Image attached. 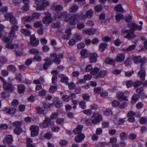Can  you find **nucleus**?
<instances>
[{
  "instance_id": "55",
  "label": "nucleus",
  "mask_w": 147,
  "mask_h": 147,
  "mask_svg": "<svg viewBox=\"0 0 147 147\" xmlns=\"http://www.w3.org/2000/svg\"><path fill=\"white\" fill-rule=\"evenodd\" d=\"M9 36L11 38H13L16 37V33L14 31L11 30L9 34Z\"/></svg>"
},
{
  "instance_id": "26",
  "label": "nucleus",
  "mask_w": 147,
  "mask_h": 147,
  "mask_svg": "<svg viewBox=\"0 0 147 147\" xmlns=\"http://www.w3.org/2000/svg\"><path fill=\"white\" fill-rule=\"evenodd\" d=\"M107 47V45L106 44L104 43H101L99 46L98 50L101 52H103Z\"/></svg>"
},
{
  "instance_id": "53",
  "label": "nucleus",
  "mask_w": 147,
  "mask_h": 147,
  "mask_svg": "<svg viewBox=\"0 0 147 147\" xmlns=\"http://www.w3.org/2000/svg\"><path fill=\"white\" fill-rule=\"evenodd\" d=\"M134 73V71L133 70L126 71L125 72V75L126 76L129 77L131 76Z\"/></svg>"
},
{
  "instance_id": "3",
  "label": "nucleus",
  "mask_w": 147,
  "mask_h": 147,
  "mask_svg": "<svg viewBox=\"0 0 147 147\" xmlns=\"http://www.w3.org/2000/svg\"><path fill=\"white\" fill-rule=\"evenodd\" d=\"M134 62L135 63H137L139 62L142 64L140 71L138 73V76L140 78L141 81H143L145 80L146 73L144 69H142V65L146 62V59L145 57L141 58L140 56H135L133 58Z\"/></svg>"
},
{
  "instance_id": "9",
  "label": "nucleus",
  "mask_w": 147,
  "mask_h": 147,
  "mask_svg": "<svg viewBox=\"0 0 147 147\" xmlns=\"http://www.w3.org/2000/svg\"><path fill=\"white\" fill-rule=\"evenodd\" d=\"M44 14L45 16L43 18L42 22L44 24H48L53 22V19L51 17V14L49 12H45Z\"/></svg>"
},
{
  "instance_id": "6",
  "label": "nucleus",
  "mask_w": 147,
  "mask_h": 147,
  "mask_svg": "<svg viewBox=\"0 0 147 147\" xmlns=\"http://www.w3.org/2000/svg\"><path fill=\"white\" fill-rule=\"evenodd\" d=\"M92 118V123L93 124H96L99 123L102 120V117L99 113H96L93 114Z\"/></svg>"
},
{
  "instance_id": "1",
  "label": "nucleus",
  "mask_w": 147,
  "mask_h": 147,
  "mask_svg": "<svg viewBox=\"0 0 147 147\" xmlns=\"http://www.w3.org/2000/svg\"><path fill=\"white\" fill-rule=\"evenodd\" d=\"M93 14L92 11L90 9L86 12V14L85 16H82L81 17H80L78 15L76 14L73 15L69 19L68 15L67 12L66 11H63L58 14L57 16L55 15L54 18L56 19L58 18L59 19H62L65 22H69L71 25H75L80 19L84 20L87 18H90L92 17Z\"/></svg>"
},
{
  "instance_id": "33",
  "label": "nucleus",
  "mask_w": 147,
  "mask_h": 147,
  "mask_svg": "<svg viewBox=\"0 0 147 147\" xmlns=\"http://www.w3.org/2000/svg\"><path fill=\"white\" fill-rule=\"evenodd\" d=\"M42 107L45 109H47L50 108L53 105V104H49L46 101H44L42 102Z\"/></svg>"
},
{
  "instance_id": "45",
  "label": "nucleus",
  "mask_w": 147,
  "mask_h": 147,
  "mask_svg": "<svg viewBox=\"0 0 147 147\" xmlns=\"http://www.w3.org/2000/svg\"><path fill=\"white\" fill-rule=\"evenodd\" d=\"M22 122L21 121H16L13 123V125L15 127H19L21 126Z\"/></svg>"
},
{
  "instance_id": "7",
  "label": "nucleus",
  "mask_w": 147,
  "mask_h": 147,
  "mask_svg": "<svg viewBox=\"0 0 147 147\" xmlns=\"http://www.w3.org/2000/svg\"><path fill=\"white\" fill-rule=\"evenodd\" d=\"M129 94V92L127 91H125L124 93L119 92L117 93V96L118 99L121 101L123 100L127 101L128 100L127 97L125 95H128Z\"/></svg>"
},
{
  "instance_id": "50",
  "label": "nucleus",
  "mask_w": 147,
  "mask_h": 147,
  "mask_svg": "<svg viewBox=\"0 0 147 147\" xmlns=\"http://www.w3.org/2000/svg\"><path fill=\"white\" fill-rule=\"evenodd\" d=\"M136 47V45H133L130 46L128 48L125 49L124 51H131L134 49Z\"/></svg>"
},
{
  "instance_id": "49",
  "label": "nucleus",
  "mask_w": 147,
  "mask_h": 147,
  "mask_svg": "<svg viewBox=\"0 0 147 147\" xmlns=\"http://www.w3.org/2000/svg\"><path fill=\"white\" fill-rule=\"evenodd\" d=\"M115 9L117 11L121 12L123 11V9L121 5L119 4L115 7Z\"/></svg>"
},
{
  "instance_id": "52",
  "label": "nucleus",
  "mask_w": 147,
  "mask_h": 147,
  "mask_svg": "<svg viewBox=\"0 0 147 147\" xmlns=\"http://www.w3.org/2000/svg\"><path fill=\"white\" fill-rule=\"evenodd\" d=\"M83 113L88 116L90 115L92 113V111L90 109H86L83 111Z\"/></svg>"
},
{
  "instance_id": "40",
  "label": "nucleus",
  "mask_w": 147,
  "mask_h": 147,
  "mask_svg": "<svg viewBox=\"0 0 147 147\" xmlns=\"http://www.w3.org/2000/svg\"><path fill=\"white\" fill-rule=\"evenodd\" d=\"M79 8L78 6L77 5H74L71 7L69 9L70 12L74 13L76 12Z\"/></svg>"
},
{
  "instance_id": "19",
  "label": "nucleus",
  "mask_w": 147,
  "mask_h": 147,
  "mask_svg": "<svg viewBox=\"0 0 147 147\" xmlns=\"http://www.w3.org/2000/svg\"><path fill=\"white\" fill-rule=\"evenodd\" d=\"M101 67L100 64H96V66L92 71L91 72V74L92 75H95L100 70V68Z\"/></svg>"
},
{
  "instance_id": "32",
  "label": "nucleus",
  "mask_w": 147,
  "mask_h": 147,
  "mask_svg": "<svg viewBox=\"0 0 147 147\" xmlns=\"http://www.w3.org/2000/svg\"><path fill=\"white\" fill-rule=\"evenodd\" d=\"M82 120L88 126L91 125L92 124H93L92 123V120H91V119H88L87 118H85L82 119Z\"/></svg>"
},
{
  "instance_id": "64",
  "label": "nucleus",
  "mask_w": 147,
  "mask_h": 147,
  "mask_svg": "<svg viewBox=\"0 0 147 147\" xmlns=\"http://www.w3.org/2000/svg\"><path fill=\"white\" fill-rule=\"evenodd\" d=\"M7 69L10 70L14 72L16 70V69L14 66L12 65H10L8 66Z\"/></svg>"
},
{
  "instance_id": "11",
  "label": "nucleus",
  "mask_w": 147,
  "mask_h": 147,
  "mask_svg": "<svg viewBox=\"0 0 147 147\" xmlns=\"http://www.w3.org/2000/svg\"><path fill=\"white\" fill-rule=\"evenodd\" d=\"M123 34L129 39H131L135 36L132 30H125L123 31Z\"/></svg>"
},
{
  "instance_id": "25",
  "label": "nucleus",
  "mask_w": 147,
  "mask_h": 147,
  "mask_svg": "<svg viewBox=\"0 0 147 147\" xmlns=\"http://www.w3.org/2000/svg\"><path fill=\"white\" fill-rule=\"evenodd\" d=\"M136 92L138 93L139 96H141L144 97H147V95L145 94L144 91L142 88L140 89L138 88L137 89Z\"/></svg>"
},
{
  "instance_id": "47",
  "label": "nucleus",
  "mask_w": 147,
  "mask_h": 147,
  "mask_svg": "<svg viewBox=\"0 0 147 147\" xmlns=\"http://www.w3.org/2000/svg\"><path fill=\"white\" fill-rule=\"evenodd\" d=\"M79 105L80 107L83 109H84L86 108V103L84 101H80L79 104Z\"/></svg>"
},
{
  "instance_id": "29",
  "label": "nucleus",
  "mask_w": 147,
  "mask_h": 147,
  "mask_svg": "<svg viewBox=\"0 0 147 147\" xmlns=\"http://www.w3.org/2000/svg\"><path fill=\"white\" fill-rule=\"evenodd\" d=\"M44 82V80L42 77H40L38 79L34 80L33 83L35 84H38L42 83Z\"/></svg>"
},
{
  "instance_id": "18",
  "label": "nucleus",
  "mask_w": 147,
  "mask_h": 147,
  "mask_svg": "<svg viewBox=\"0 0 147 147\" xmlns=\"http://www.w3.org/2000/svg\"><path fill=\"white\" fill-rule=\"evenodd\" d=\"M125 57V55L123 54H118L117 55L115 60L117 62H121L123 61Z\"/></svg>"
},
{
  "instance_id": "5",
  "label": "nucleus",
  "mask_w": 147,
  "mask_h": 147,
  "mask_svg": "<svg viewBox=\"0 0 147 147\" xmlns=\"http://www.w3.org/2000/svg\"><path fill=\"white\" fill-rule=\"evenodd\" d=\"M5 46L6 48L9 49H16L15 51L16 55L20 56L23 54L22 49L18 48V49H17L18 48V46L17 45H14L11 43H7L5 45Z\"/></svg>"
},
{
  "instance_id": "16",
  "label": "nucleus",
  "mask_w": 147,
  "mask_h": 147,
  "mask_svg": "<svg viewBox=\"0 0 147 147\" xmlns=\"http://www.w3.org/2000/svg\"><path fill=\"white\" fill-rule=\"evenodd\" d=\"M139 24L141 25L143 24V22L142 21H140ZM130 28L132 30L138 29L139 30H141L142 29V26L141 25L138 26L136 24H131L129 26Z\"/></svg>"
},
{
  "instance_id": "43",
  "label": "nucleus",
  "mask_w": 147,
  "mask_h": 147,
  "mask_svg": "<svg viewBox=\"0 0 147 147\" xmlns=\"http://www.w3.org/2000/svg\"><path fill=\"white\" fill-rule=\"evenodd\" d=\"M13 16L12 14L11 13H6L4 15V17L6 20H10V19H11Z\"/></svg>"
},
{
  "instance_id": "4",
  "label": "nucleus",
  "mask_w": 147,
  "mask_h": 147,
  "mask_svg": "<svg viewBox=\"0 0 147 147\" xmlns=\"http://www.w3.org/2000/svg\"><path fill=\"white\" fill-rule=\"evenodd\" d=\"M35 1L37 5L36 8L37 10H43L49 5V2L46 0H35Z\"/></svg>"
},
{
  "instance_id": "27",
  "label": "nucleus",
  "mask_w": 147,
  "mask_h": 147,
  "mask_svg": "<svg viewBox=\"0 0 147 147\" xmlns=\"http://www.w3.org/2000/svg\"><path fill=\"white\" fill-rule=\"evenodd\" d=\"M83 127L82 125H78L77 128L73 130V131L75 134H82L81 133Z\"/></svg>"
},
{
  "instance_id": "42",
  "label": "nucleus",
  "mask_w": 147,
  "mask_h": 147,
  "mask_svg": "<svg viewBox=\"0 0 147 147\" xmlns=\"http://www.w3.org/2000/svg\"><path fill=\"white\" fill-rule=\"evenodd\" d=\"M125 83L126 86L127 88L131 87L134 83L133 81L131 80H129L125 82Z\"/></svg>"
},
{
  "instance_id": "38",
  "label": "nucleus",
  "mask_w": 147,
  "mask_h": 147,
  "mask_svg": "<svg viewBox=\"0 0 147 147\" xmlns=\"http://www.w3.org/2000/svg\"><path fill=\"white\" fill-rule=\"evenodd\" d=\"M22 22L24 23L27 22H31V20L30 16H26L22 19Z\"/></svg>"
},
{
  "instance_id": "44",
  "label": "nucleus",
  "mask_w": 147,
  "mask_h": 147,
  "mask_svg": "<svg viewBox=\"0 0 147 147\" xmlns=\"http://www.w3.org/2000/svg\"><path fill=\"white\" fill-rule=\"evenodd\" d=\"M104 114L105 115L110 116L112 115L113 113L111 109H107L104 112Z\"/></svg>"
},
{
  "instance_id": "35",
  "label": "nucleus",
  "mask_w": 147,
  "mask_h": 147,
  "mask_svg": "<svg viewBox=\"0 0 147 147\" xmlns=\"http://www.w3.org/2000/svg\"><path fill=\"white\" fill-rule=\"evenodd\" d=\"M68 142L64 140H60L59 142V145L61 147H63L66 146L68 144Z\"/></svg>"
},
{
  "instance_id": "39",
  "label": "nucleus",
  "mask_w": 147,
  "mask_h": 147,
  "mask_svg": "<svg viewBox=\"0 0 147 147\" xmlns=\"http://www.w3.org/2000/svg\"><path fill=\"white\" fill-rule=\"evenodd\" d=\"M88 53V52L85 49L82 50L80 52L81 55L84 58H85L87 57Z\"/></svg>"
},
{
  "instance_id": "48",
  "label": "nucleus",
  "mask_w": 147,
  "mask_h": 147,
  "mask_svg": "<svg viewBox=\"0 0 147 147\" xmlns=\"http://www.w3.org/2000/svg\"><path fill=\"white\" fill-rule=\"evenodd\" d=\"M74 38L76 41H77L80 40L82 38V37L80 34H77L74 35Z\"/></svg>"
},
{
  "instance_id": "61",
  "label": "nucleus",
  "mask_w": 147,
  "mask_h": 147,
  "mask_svg": "<svg viewBox=\"0 0 147 147\" xmlns=\"http://www.w3.org/2000/svg\"><path fill=\"white\" fill-rule=\"evenodd\" d=\"M147 122V119L146 117H142L140 119V122L142 124H144Z\"/></svg>"
},
{
  "instance_id": "21",
  "label": "nucleus",
  "mask_w": 147,
  "mask_h": 147,
  "mask_svg": "<svg viewBox=\"0 0 147 147\" xmlns=\"http://www.w3.org/2000/svg\"><path fill=\"white\" fill-rule=\"evenodd\" d=\"M85 136L82 134H78V136L75 137V141L77 142L82 141L84 138Z\"/></svg>"
},
{
  "instance_id": "36",
  "label": "nucleus",
  "mask_w": 147,
  "mask_h": 147,
  "mask_svg": "<svg viewBox=\"0 0 147 147\" xmlns=\"http://www.w3.org/2000/svg\"><path fill=\"white\" fill-rule=\"evenodd\" d=\"M18 88L19 92L20 93H22L25 91V87L23 85H18Z\"/></svg>"
},
{
  "instance_id": "56",
  "label": "nucleus",
  "mask_w": 147,
  "mask_h": 147,
  "mask_svg": "<svg viewBox=\"0 0 147 147\" xmlns=\"http://www.w3.org/2000/svg\"><path fill=\"white\" fill-rule=\"evenodd\" d=\"M119 102L116 100H114L112 102V105L113 107H117L119 105Z\"/></svg>"
},
{
  "instance_id": "54",
  "label": "nucleus",
  "mask_w": 147,
  "mask_h": 147,
  "mask_svg": "<svg viewBox=\"0 0 147 147\" xmlns=\"http://www.w3.org/2000/svg\"><path fill=\"white\" fill-rule=\"evenodd\" d=\"M11 24L13 25H16L17 24V21L13 16L9 20Z\"/></svg>"
},
{
  "instance_id": "20",
  "label": "nucleus",
  "mask_w": 147,
  "mask_h": 147,
  "mask_svg": "<svg viewBox=\"0 0 147 147\" xmlns=\"http://www.w3.org/2000/svg\"><path fill=\"white\" fill-rule=\"evenodd\" d=\"M107 74V71L105 70H101L96 75L95 77L98 78V77L103 78L106 76Z\"/></svg>"
},
{
  "instance_id": "51",
  "label": "nucleus",
  "mask_w": 147,
  "mask_h": 147,
  "mask_svg": "<svg viewBox=\"0 0 147 147\" xmlns=\"http://www.w3.org/2000/svg\"><path fill=\"white\" fill-rule=\"evenodd\" d=\"M57 89V88L55 86H51L49 88V92H54L56 91Z\"/></svg>"
},
{
  "instance_id": "31",
  "label": "nucleus",
  "mask_w": 147,
  "mask_h": 147,
  "mask_svg": "<svg viewBox=\"0 0 147 147\" xmlns=\"http://www.w3.org/2000/svg\"><path fill=\"white\" fill-rule=\"evenodd\" d=\"M139 96L136 94H134L132 97L131 103L132 104H134L136 101L138 100Z\"/></svg>"
},
{
  "instance_id": "8",
  "label": "nucleus",
  "mask_w": 147,
  "mask_h": 147,
  "mask_svg": "<svg viewBox=\"0 0 147 147\" xmlns=\"http://www.w3.org/2000/svg\"><path fill=\"white\" fill-rule=\"evenodd\" d=\"M0 79L2 81L3 83V87L5 90H9L10 92L13 91L14 89V87L11 84L6 82L5 80L1 76H0Z\"/></svg>"
},
{
  "instance_id": "59",
  "label": "nucleus",
  "mask_w": 147,
  "mask_h": 147,
  "mask_svg": "<svg viewBox=\"0 0 147 147\" xmlns=\"http://www.w3.org/2000/svg\"><path fill=\"white\" fill-rule=\"evenodd\" d=\"M52 135L50 132L47 133L45 136V138L48 140L52 138Z\"/></svg>"
},
{
  "instance_id": "12",
  "label": "nucleus",
  "mask_w": 147,
  "mask_h": 147,
  "mask_svg": "<svg viewBox=\"0 0 147 147\" xmlns=\"http://www.w3.org/2000/svg\"><path fill=\"white\" fill-rule=\"evenodd\" d=\"M52 122L49 118H46L43 123L40 124V127L42 128H46L50 126V122Z\"/></svg>"
},
{
  "instance_id": "58",
  "label": "nucleus",
  "mask_w": 147,
  "mask_h": 147,
  "mask_svg": "<svg viewBox=\"0 0 147 147\" xmlns=\"http://www.w3.org/2000/svg\"><path fill=\"white\" fill-rule=\"evenodd\" d=\"M123 16L122 15L117 14L116 16L115 19L116 21L117 22L119 21L121 19L123 18Z\"/></svg>"
},
{
  "instance_id": "63",
  "label": "nucleus",
  "mask_w": 147,
  "mask_h": 147,
  "mask_svg": "<svg viewBox=\"0 0 147 147\" xmlns=\"http://www.w3.org/2000/svg\"><path fill=\"white\" fill-rule=\"evenodd\" d=\"M42 22H37L34 24V26L35 28H38L42 26Z\"/></svg>"
},
{
  "instance_id": "23",
  "label": "nucleus",
  "mask_w": 147,
  "mask_h": 147,
  "mask_svg": "<svg viewBox=\"0 0 147 147\" xmlns=\"http://www.w3.org/2000/svg\"><path fill=\"white\" fill-rule=\"evenodd\" d=\"M41 15L37 13H34L30 17L32 22L39 18Z\"/></svg>"
},
{
  "instance_id": "37",
  "label": "nucleus",
  "mask_w": 147,
  "mask_h": 147,
  "mask_svg": "<svg viewBox=\"0 0 147 147\" xmlns=\"http://www.w3.org/2000/svg\"><path fill=\"white\" fill-rule=\"evenodd\" d=\"M55 107L58 108L61 107L63 106V102L61 100H57L55 102Z\"/></svg>"
},
{
  "instance_id": "10",
  "label": "nucleus",
  "mask_w": 147,
  "mask_h": 147,
  "mask_svg": "<svg viewBox=\"0 0 147 147\" xmlns=\"http://www.w3.org/2000/svg\"><path fill=\"white\" fill-rule=\"evenodd\" d=\"M30 130L31 131V135L33 137L37 136L39 134V128L35 125H32L30 127Z\"/></svg>"
},
{
  "instance_id": "24",
  "label": "nucleus",
  "mask_w": 147,
  "mask_h": 147,
  "mask_svg": "<svg viewBox=\"0 0 147 147\" xmlns=\"http://www.w3.org/2000/svg\"><path fill=\"white\" fill-rule=\"evenodd\" d=\"M71 30L70 29H69L68 30H66L65 31V33L66 34V35H64L62 36V38L64 39H66L67 40H68L70 36L71 35Z\"/></svg>"
},
{
  "instance_id": "15",
  "label": "nucleus",
  "mask_w": 147,
  "mask_h": 147,
  "mask_svg": "<svg viewBox=\"0 0 147 147\" xmlns=\"http://www.w3.org/2000/svg\"><path fill=\"white\" fill-rule=\"evenodd\" d=\"M98 56L96 53H91L90 54L89 58L90 62L91 63H95L97 61Z\"/></svg>"
},
{
  "instance_id": "62",
  "label": "nucleus",
  "mask_w": 147,
  "mask_h": 147,
  "mask_svg": "<svg viewBox=\"0 0 147 147\" xmlns=\"http://www.w3.org/2000/svg\"><path fill=\"white\" fill-rule=\"evenodd\" d=\"M120 136L121 139L124 140L126 139L127 134L124 132H123L120 134Z\"/></svg>"
},
{
  "instance_id": "22",
  "label": "nucleus",
  "mask_w": 147,
  "mask_h": 147,
  "mask_svg": "<svg viewBox=\"0 0 147 147\" xmlns=\"http://www.w3.org/2000/svg\"><path fill=\"white\" fill-rule=\"evenodd\" d=\"M54 122L52 121L50 122V126L52 131L54 132H58L60 130V127L58 126L54 125Z\"/></svg>"
},
{
  "instance_id": "14",
  "label": "nucleus",
  "mask_w": 147,
  "mask_h": 147,
  "mask_svg": "<svg viewBox=\"0 0 147 147\" xmlns=\"http://www.w3.org/2000/svg\"><path fill=\"white\" fill-rule=\"evenodd\" d=\"M51 9L55 11L58 13L60 12L63 9L62 7L60 5H57L56 3H53L51 7Z\"/></svg>"
},
{
  "instance_id": "2",
  "label": "nucleus",
  "mask_w": 147,
  "mask_h": 147,
  "mask_svg": "<svg viewBox=\"0 0 147 147\" xmlns=\"http://www.w3.org/2000/svg\"><path fill=\"white\" fill-rule=\"evenodd\" d=\"M63 56V54H61L57 55L54 53H51L49 57L50 59L47 58L45 59V61L46 62L43 65L44 68L45 69H47L52 64V62L51 61L52 60L55 64L57 65L59 64L61 62L60 59L62 58Z\"/></svg>"
},
{
  "instance_id": "30",
  "label": "nucleus",
  "mask_w": 147,
  "mask_h": 147,
  "mask_svg": "<svg viewBox=\"0 0 147 147\" xmlns=\"http://www.w3.org/2000/svg\"><path fill=\"white\" fill-rule=\"evenodd\" d=\"M27 142V146L28 147H36L35 145H33L32 143V139L29 138H28L26 139Z\"/></svg>"
},
{
  "instance_id": "60",
  "label": "nucleus",
  "mask_w": 147,
  "mask_h": 147,
  "mask_svg": "<svg viewBox=\"0 0 147 147\" xmlns=\"http://www.w3.org/2000/svg\"><path fill=\"white\" fill-rule=\"evenodd\" d=\"M109 126V123L107 121H103L102 123V127L103 128H108Z\"/></svg>"
},
{
  "instance_id": "28",
  "label": "nucleus",
  "mask_w": 147,
  "mask_h": 147,
  "mask_svg": "<svg viewBox=\"0 0 147 147\" xmlns=\"http://www.w3.org/2000/svg\"><path fill=\"white\" fill-rule=\"evenodd\" d=\"M61 77V81L63 83H64L66 84H68V82L69 81V78L66 76L63 75H60Z\"/></svg>"
},
{
  "instance_id": "17",
  "label": "nucleus",
  "mask_w": 147,
  "mask_h": 147,
  "mask_svg": "<svg viewBox=\"0 0 147 147\" xmlns=\"http://www.w3.org/2000/svg\"><path fill=\"white\" fill-rule=\"evenodd\" d=\"M96 32V29L92 28L91 29H86L83 30V33L86 34L92 35L95 34Z\"/></svg>"
},
{
  "instance_id": "46",
  "label": "nucleus",
  "mask_w": 147,
  "mask_h": 147,
  "mask_svg": "<svg viewBox=\"0 0 147 147\" xmlns=\"http://www.w3.org/2000/svg\"><path fill=\"white\" fill-rule=\"evenodd\" d=\"M13 130L14 132L17 135H19L22 131V129L20 127H16Z\"/></svg>"
},
{
  "instance_id": "41",
  "label": "nucleus",
  "mask_w": 147,
  "mask_h": 147,
  "mask_svg": "<svg viewBox=\"0 0 147 147\" xmlns=\"http://www.w3.org/2000/svg\"><path fill=\"white\" fill-rule=\"evenodd\" d=\"M20 31L22 34L26 36H28L31 34L30 31L26 29L22 28L21 29Z\"/></svg>"
},
{
  "instance_id": "13",
  "label": "nucleus",
  "mask_w": 147,
  "mask_h": 147,
  "mask_svg": "<svg viewBox=\"0 0 147 147\" xmlns=\"http://www.w3.org/2000/svg\"><path fill=\"white\" fill-rule=\"evenodd\" d=\"M13 140V138L11 135H6L4 139L3 140V143L5 144H11Z\"/></svg>"
},
{
  "instance_id": "57",
  "label": "nucleus",
  "mask_w": 147,
  "mask_h": 147,
  "mask_svg": "<svg viewBox=\"0 0 147 147\" xmlns=\"http://www.w3.org/2000/svg\"><path fill=\"white\" fill-rule=\"evenodd\" d=\"M36 112L39 114H41L44 112V110L42 108L37 107L36 108Z\"/></svg>"
},
{
  "instance_id": "34",
  "label": "nucleus",
  "mask_w": 147,
  "mask_h": 147,
  "mask_svg": "<svg viewBox=\"0 0 147 147\" xmlns=\"http://www.w3.org/2000/svg\"><path fill=\"white\" fill-rule=\"evenodd\" d=\"M105 63L108 64H111L112 65H115V61L112 59L110 58H107L105 61Z\"/></svg>"
}]
</instances>
